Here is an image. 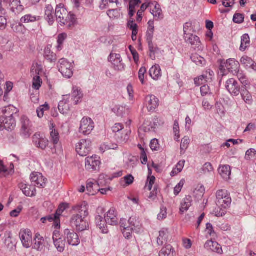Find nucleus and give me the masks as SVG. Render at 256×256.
Masks as SVG:
<instances>
[{"instance_id": "57", "label": "nucleus", "mask_w": 256, "mask_h": 256, "mask_svg": "<svg viewBox=\"0 0 256 256\" xmlns=\"http://www.w3.org/2000/svg\"><path fill=\"white\" fill-rule=\"evenodd\" d=\"M66 34H62L58 35V44L57 48L58 50H61V45L66 38Z\"/></svg>"}, {"instance_id": "29", "label": "nucleus", "mask_w": 256, "mask_h": 256, "mask_svg": "<svg viewBox=\"0 0 256 256\" xmlns=\"http://www.w3.org/2000/svg\"><path fill=\"white\" fill-rule=\"evenodd\" d=\"M4 129L8 130H13L16 126V122L14 118L13 114H12L10 116L4 117Z\"/></svg>"}, {"instance_id": "42", "label": "nucleus", "mask_w": 256, "mask_h": 256, "mask_svg": "<svg viewBox=\"0 0 256 256\" xmlns=\"http://www.w3.org/2000/svg\"><path fill=\"white\" fill-rule=\"evenodd\" d=\"M141 3L140 0H130L129 2V12L128 14L130 17H132L135 12V8L138 6Z\"/></svg>"}, {"instance_id": "39", "label": "nucleus", "mask_w": 256, "mask_h": 256, "mask_svg": "<svg viewBox=\"0 0 256 256\" xmlns=\"http://www.w3.org/2000/svg\"><path fill=\"white\" fill-rule=\"evenodd\" d=\"M35 243L34 246V248L40 250L42 248L44 244V239L39 234H36L34 238Z\"/></svg>"}, {"instance_id": "11", "label": "nucleus", "mask_w": 256, "mask_h": 256, "mask_svg": "<svg viewBox=\"0 0 256 256\" xmlns=\"http://www.w3.org/2000/svg\"><path fill=\"white\" fill-rule=\"evenodd\" d=\"M52 240L54 246L59 252H63L64 250L66 242L58 230H55L52 234Z\"/></svg>"}, {"instance_id": "17", "label": "nucleus", "mask_w": 256, "mask_h": 256, "mask_svg": "<svg viewBox=\"0 0 256 256\" xmlns=\"http://www.w3.org/2000/svg\"><path fill=\"white\" fill-rule=\"evenodd\" d=\"M104 219L108 224L112 226L118 224V213L115 209H110L105 214Z\"/></svg>"}, {"instance_id": "22", "label": "nucleus", "mask_w": 256, "mask_h": 256, "mask_svg": "<svg viewBox=\"0 0 256 256\" xmlns=\"http://www.w3.org/2000/svg\"><path fill=\"white\" fill-rule=\"evenodd\" d=\"M70 96H65L58 104V108L60 113L66 114L70 110L69 104Z\"/></svg>"}, {"instance_id": "28", "label": "nucleus", "mask_w": 256, "mask_h": 256, "mask_svg": "<svg viewBox=\"0 0 256 256\" xmlns=\"http://www.w3.org/2000/svg\"><path fill=\"white\" fill-rule=\"evenodd\" d=\"M96 222L97 226L101 230L102 233L107 234L108 232V231L106 225L108 224L106 220H104L102 216H96Z\"/></svg>"}, {"instance_id": "13", "label": "nucleus", "mask_w": 256, "mask_h": 256, "mask_svg": "<svg viewBox=\"0 0 256 256\" xmlns=\"http://www.w3.org/2000/svg\"><path fill=\"white\" fill-rule=\"evenodd\" d=\"M184 38L186 42L191 44L194 49L197 50H202L201 42L200 40V38L198 36L188 34L184 36Z\"/></svg>"}, {"instance_id": "59", "label": "nucleus", "mask_w": 256, "mask_h": 256, "mask_svg": "<svg viewBox=\"0 0 256 256\" xmlns=\"http://www.w3.org/2000/svg\"><path fill=\"white\" fill-rule=\"evenodd\" d=\"M244 16L241 14H236L233 18V21L236 24H241L244 22Z\"/></svg>"}, {"instance_id": "19", "label": "nucleus", "mask_w": 256, "mask_h": 256, "mask_svg": "<svg viewBox=\"0 0 256 256\" xmlns=\"http://www.w3.org/2000/svg\"><path fill=\"white\" fill-rule=\"evenodd\" d=\"M72 210L76 213L75 214L76 216H81L82 218H86L88 215V206L86 202H83L80 204L74 206Z\"/></svg>"}, {"instance_id": "58", "label": "nucleus", "mask_w": 256, "mask_h": 256, "mask_svg": "<svg viewBox=\"0 0 256 256\" xmlns=\"http://www.w3.org/2000/svg\"><path fill=\"white\" fill-rule=\"evenodd\" d=\"M146 72V68L142 67L141 68L138 72V78L140 80L141 83L144 84V74Z\"/></svg>"}, {"instance_id": "3", "label": "nucleus", "mask_w": 256, "mask_h": 256, "mask_svg": "<svg viewBox=\"0 0 256 256\" xmlns=\"http://www.w3.org/2000/svg\"><path fill=\"white\" fill-rule=\"evenodd\" d=\"M138 222L135 218L131 217L128 220L122 218L120 221V227L124 236L126 238H130L134 230L137 232L136 228L138 226Z\"/></svg>"}, {"instance_id": "25", "label": "nucleus", "mask_w": 256, "mask_h": 256, "mask_svg": "<svg viewBox=\"0 0 256 256\" xmlns=\"http://www.w3.org/2000/svg\"><path fill=\"white\" fill-rule=\"evenodd\" d=\"M10 7L11 10L16 14H20L24 10V7L21 4L20 0H11Z\"/></svg>"}, {"instance_id": "36", "label": "nucleus", "mask_w": 256, "mask_h": 256, "mask_svg": "<svg viewBox=\"0 0 256 256\" xmlns=\"http://www.w3.org/2000/svg\"><path fill=\"white\" fill-rule=\"evenodd\" d=\"M44 58L50 62H55L57 59L56 55L52 52L50 46H46L44 50Z\"/></svg>"}, {"instance_id": "50", "label": "nucleus", "mask_w": 256, "mask_h": 256, "mask_svg": "<svg viewBox=\"0 0 256 256\" xmlns=\"http://www.w3.org/2000/svg\"><path fill=\"white\" fill-rule=\"evenodd\" d=\"M240 62L245 68H248L252 62V60L248 56H244L240 58Z\"/></svg>"}, {"instance_id": "56", "label": "nucleus", "mask_w": 256, "mask_h": 256, "mask_svg": "<svg viewBox=\"0 0 256 256\" xmlns=\"http://www.w3.org/2000/svg\"><path fill=\"white\" fill-rule=\"evenodd\" d=\"M256 150L254 148H250L246 152L245 158L247 160H250L256 156Z\"/></svg>"}, {"instance_id": "35", "label": "nucleus", "mask_w": 256, "mask_h": 256, "mask_svg": "<svg viewBox=\"0 0 256 256\" xmlns=\"http://www.w3.org/2000/svg\"><path fill=\"white\" fill-rule=\"evenodd\" d=\"M54 8L51 5H48L46 8L45 18L50 25L54 22V16L53 14Z\"/></svg>"}, {"instance_id": "62", "label": "nucleus", "mask_w": 256, "mask_h": 256, "mask_svg": "<svg viewBox=\"0 0 256 256\" xmlns=\"http://www.w3.org/2000/svg\"><path fill=\"white\" fill-rule=\"evenodd\" d=\"M13 30L16 32H22L24 30V26L21 24H14L12 26Z\"/></svg>"}, {"instance_id": "14", "label": "nucleus", "mask_w": 256, "mask_h": 256, "mask_svg": "<svg viewBox=\"0 0 256 256\" xmlns=\"http://www.w3.org/2000/svg\"><path fill=\"white\" fill-rule=\"evenodd\" d=\"M32 141L36 147L42 150H45L49 143L47 138L38 133H36L33 136Z\"/></svg>"}, {"instance_id": "1", "label": "nucleus", "mask_w": 256, "mask_h": 256, "mask_svg": "<svg viewBox=\"0 0 256 256\" xmlns=\"http://www.w3.org/2000/svg\"><path fill=\"white\" fill-rule=\"evenodd\" d=\"M55 16L58 22L61 25L70 27L76 22L75 15L70 12L68 13L67 10L61 5L56 6Z\"/></svg>"}, {"instance_id": "8", "label": "nucleus", "mask_w": 256, "mask_h": 256, "mask_svg": "<svg viewBox=\"0 0 256 256\" xmlns=\"http://www.w3.org/2000/svg\"><path fill=\"white\" fill-rule=\"evenodd\" d=\"M64 236L65 240L70 246H76L80 244L79 236L74 230L66 229Z\"/></svg>"}, {"instance_id": "27", "label": "nucleus", "mask_w": 256, "mask_h": 256, "mask_svg": "<svg viewBox=\"0 0 256 256\" xmlns=\"http://www.w3.org/2000/svg\"><path fill=\"white\" fill-rule=\"evenodd\" d=\"M154 6V8H151V13L154 16V18L156 20H159L162 19L164 18V16L162 14V10L160 8V6L159 4L157 3L152 4L150 6Z\"/></svg>"}, {"instance_id": "26", "label": "nucleus", "mask_w": 256, "mask_h": 256, "mask_svg": "<svg viewBox=\"0 0 256 256\" xmlns=\"http://www.w3.org/2000/svg\"><path fill=\"white\" fill-rule=\"evenodd\" d=\"M192 198L190 196H188L184 198L181 202L180 208V214H183L185 212L188 211L192 206Z\"/></svg>"}, {"instance_id": "64", "label": "nucleus", "mask_w": 256, "mask_h": 256, "mask_svg": "<svg viewBox=\"0 0 256 256\" xmlns=\"http://www.w3.org/2000/svg\"><path fill=\"white\" fill-rule=\"evenodd\" d=\"M200 92L202 96L210 94V86L208 85H204L200 88Z\"/></svg>"}, {"instance_id": "24", "label": "nucleus", "mask_w": 256, "mask_h": 256, "mask_svg": "<svg viewBox=\"0 0 256 256\" xmlns=\"http://www.w3.org/2000/svg\"><path fill=\"white\" fill-rule=\"evenodd\" d=\"M30 180L36 186L44 188L46 186V180L42 175L38 172H34L31 174Z\"/></svg>"}, {"instance_id": "20", "label": "nucleus", "mask_w": 256, "mask_h": 256, "mask_svg": "<svg viewBox=\"0 0 256 256\" xmlns=\"http://www.w3.org/2000/svg\"><path fill=\"white\" fill-rule=\"evenodd\" d=\"M214 76V72L209 70L204 72L200 77L196 78L194 82L196 84L199 86L202 84L203 82H210Z\"/></svg>"}, {"instance_id": "34", "label": "nucleus", "mask_w": 256, "mask_h": 256, "mask_svg": "<svg viewBox=\"0 0 256 256\" xmlns=\"http://www.w3.org/2000/svg\"><path fill=\"white\" fill-rule=\"evenodd\" d=\"M83 97L82 92L78 87L74 86L72 88V99L74 104H77L79 100Z\"/></svg>"}, {"instance_id": "53", "label": "nucleus", "mask_w": 256, "mask_h": 256, "mask_svg": "<svg viewBox=\"0 0 256 256\" xmlns=\"http://www.w3.org/2000/svg\"><path fill=\"white\" fill-rule=\"evenodd\" d=\"M156 178L154 176H148L147 182L145 186L148 190L150 191L152 190V186L155 182Z\"/></svg>"}, {"instance_id": "43", "label": "nucleus", "mask_w": 256, "mask_h": 256, "mask_svg": "<svg viewBox=\"0 0 256 256\" xmlns=\"http://www.w3.org/2000/svg\"><path fill=\"white\" fill-rule=\"evenodd\" d=\"M66 206L64 204H60L58 209L56 210V213L53 215L54 216H56V226L60 227V222L59 220L60 216V214L64 212V210L66 209Z\"/></svg>"}, {"instance_id": "15", "label": "nucleus", "mask_w": 256, "mask_h": 256, "mask_svg": "<svg viewBox=\"0 0 256 256\" xmlns=\"http://www.w3.org/2000/svg\"><path fill=\"white\" fill-rule=\"evenodd\" d=\"M204 248L208 252H216L219 254H223L222 246L216 241L208 240L205 243Z\"/></svg>"}, {"instance_id": "12", "label": "nucleus", "mask_w": 256, "mask_h": 256, "mask_svg": "<svg viewBox=\"0 0 256 256\" xmlns=\"http://www.w3.org/2000/svg\"><path fill=\"white\" fill-rule=\"evenodd\" d=\"M109 60L112 63L116 70L120 72L124 70V64L122 62V59L120 54H111L109 57Z\"/></svg>"}, {"instance_id": "49", "label": "nucleus", "mask_w": 256, "mask_h": 256, "mask_svg": "<svg viewBox=\"0 0 256 256\" xmlns=\"http://www.w3.org/2000/svg\"><path fill=\"white\" fill-rule=\"evenodd\" d=\"M190 143V138L188 136L184 138L181 142L180 150L181 153H184L188 148Z\"/></svg>"}, {"instance_id": "55", "label": "nucleus", "mask_w": 256, "mask_h": 256, "mask_svg": "<svg viewBox=\"0 0 256 256\" xmlns=\"http://www.w3.org/2000/svg\"><path fill=\"white\" fill-rule=\"evenodd\" d=\"M130 133V130H128L126 133L124 134V136H120L118 134L116 135L118 142L120 144L125 143L128 140V135Z\"/></svg>"}, {"instance_id": "52", "label": "nucleus", "mask_w": 256, "mask_h": 256, "mask_svg": "<svg viewBox=\"0 0 256 256\" xmlns=\"http://www.w3.org/2000/svg\"><path fill=\"white\" fill-rule=\"evenodd\" d=\"M107 14L110 18H118L120 16V10L118 9L110 10L107 12Z\"/></svg>"}, {"instance_id": "23", "label": "nucleus", "mask_w": 256, "mask_h": 256, "mask_svg": "<svg viewBox=\"0 0 256 256\" xmlns=\"http://www.w3.org/2000/svg\"><path fill=\"white\" fill-rule=\"evenodd\" d=\"M224 67L229 72L236 74L238 72L240 63L234 59L230 58L225 63Z\"/></svg>"}, {"instance_id": "54", "label": "nucleus", "mask_w": 256, "mask_h": 256, "mask_svg": "<svg viewBox=\"0 0 256 256\" xmlns=\"http://www.w3.org/2000/svg\"><path fill=\"white\" fill-rule=\"evenodd\" d=\"M206 232L212 238H216V234L214 230V228L212 224L210 223H207L206 224Z\"/></svg>"}, {"instance_id": "33", "label": "nucleus", "mask_w": 256, "mask_h": 256, "mask_svg": "<svg viewBox=\"0 0 256 256\" xmlns=\"http://www.w3.org/2000/svg\"><path fill=\"white\" fill-rule=\"evenodd\" d=\"M218 172L224 180H228L231 174L230 168L228 165L221 166L218 168Z\"/></svg>"}, {"instance_id": "10", "label": "nucleus", "mask_w": 256, "mask_h": 256, "mask_svg": "<svg viewBox=\"0 0 256 256\" xmlns=\"http://www.w3.org/2000/svg\"><path fill=\"white\" fill-rule=\"evenodd\" d=\"M19 236L24 247L28 248L32 246V234L30 230H22L20 232Z\"/></svg>"}, {"instance_id": "60", "label": "nucleus", "mask_w": 256, "mask_h": 256, "mask_svg": "<svg viewBox=\"0 0 256 256\" xmlns=\"http://www.w3.org/2000/svg\"><path fill=\"white\" fill-rule=\"evenodd\" d=\"M185 181L184 180H182L174 188V194L177 196L181 191L182 188L184 184Z\"/></svg>"}, {"instance_id": "48", "label": "nucleus", "mask_w": 256, "mask_h": 256, "mask_svg": "<svg viewBox=\"0 0 256 256\" xmlns=\"http://www.w3.org/2000/svg\"><path fill=\"white\" fill-rule=\"evenodd\" d=\"M50 109L48 104L46 102L44 104L40 106L36 110L38 116L39 118H42L44 115V112L48 111Z\"/></svg>"}, {"instance_id": "63", "label": "nucleus", "mask_w": 256, "mask_h": 256, "mask_svg": "<svg viewBox=\"0 0 256 256\" xmlns=\"http://www.w3.org/2000/svg\"><path fill=\"white\" fill-rule=\"evenodd\" d=\"M124 182H125L126 186L132 184L134 180V178L132 174H128L123 178Z\"/></svg>"}, {"instance_id": "31", "label": "nucleus", "mask_w": 256, "mask_h": 256, "mask_svg": "<svg viewBox=\"0 0 256 256\" xmlns=\"http://www.w3.org/2000/svg\"><path fill=\"white\" fill-rule=\"evenodd\" d=\"M149 74L152 78L155 80H158L162 76L161 69L159 65L156 64L152 66L149 70Z\"/></svg>"}, {"instance_id": "44", "label": "nucleus", "mask_w": 256, "mask_h": 256, "mask_svg": "<svg viewBox=\"0 0 256 256\" xmlns=\"http://www.w3.org/2000/svg\"><path fill=\"white\" fill-rule=\"evenodd\" d=\"M42 72V65L38 63L34 64L31 68V74L32 76H39Z\"/></svg>"}, {"instance_id": "46", "label": "nucleus", "mask_w": 256, "mask_h": 256, "mask_svg": "<svg viewBox=\"0 0 256 256\" xmlns=\"http://www.w3.org/2000/svg\"><path fill=\"white\" fill-rule=\"evenodd\" d=\"M190 58L192 61L198 66H203L206 63L204 58L197 54H192Z\"/></svg>"}, {"instance_id": "41", "label": "nucleus", "mask_w": 256, "mask_h": 256, "mask_svg": "<svg viewBox=\"0 0 256 256\" xmlns=\"http://www.w3.org/2000/svg\"><path fill=\"white\" fill-rule=\"evenodd\" d=\"M174 252V250L172 246L170 244H168L162 248L160 250L159 253V256H170Z\"/></svg>"}, {"instance_id": "40", "label": "nucleus", "mask_w": 256, "mask_h": 256, "mask_svg": "<svg viewBox=\"0 0 256 256\" xmlns=\"http://www.w3.org/2000/svg\"><path fill=\"white\" fill-rule=\"evenodd\" d=\"M40 20V16H33L31 14H26L20 18L22 23L34 22Z\"/></svg>"}, {"instance_id": "45", "label": "nucleus", "mask_w": 256, "mask_h": 256, "mask_svg": "<svg viewBox=\"0 0 256 256\" xmlns=\"http://www.w3.org/2000/svg\"><path fill=\"white\" fill-rule=\"evenodd\" d=\"M112 178L108 177V176L102 174L99 176L98 179L96 182L98 185L103 186H106L108 182L112 180Z\"/></svg>"}, {"instance_id": "30", "label": "nucleus", "mask_w": 256, "mask_h": 256, "mask_svg": "<svg viewBox=\"0 0 256 256\" xmlns=\"http://www.w3.org/2000/svg\"><path fill=\"white\" fill-rule=\"evenodd\" d=\"M50 140L54 144L55 147L60 142L59 133L54 128L53 124H50Z\"/></svg>"}, {"instance_id": "2", "label": "nucleus", "mask_w": 256, "mask_h": 256, "mask_svg": "<svg viewBox=\"0 0 256 256\" xmlns=\"http://www.w3.org/2000/svg\"><path fill=\"white\" fill-rule=\"evenodd\" d=\"M216 205L221 208V211L217 212L216 216L220 217L226 214V211L222 209H226L230 204L232 198L228 192L224 190H220L217 191L216 193Z\"/></svg>"}, {"instance_id": "6", "label": "nucleus", "mask_w": 256, "mask_h": 256, "mask_svg": "<svg viewBox=\"0 0 256 256\" xmlns=\"http://www.w3.org/2000/svg\"><path fill=\"white\" fill-rule=\"evenodd\" d=\"M70 224L72 227L75 228L77 230L80 232L86 230L88 227V224L86 218L74 214L71 218Z\"/></svg>"}, {"instance_id": "16", "label": "nucleus", "mask_w": 256, "mask_h": 256, "mask_svg": "<svg viewBox=\"0 0 256 256\" xmlns=\"http://www.w3.org/2000/svg\"><path fill=\"white\" fill-rule=\"evenodd\" d=\"M85 166L87 170H96L100 164L99 160V158L96 156L88 157L85 160Z\"/></svg>"}, {"instance_id": "18", "label": "nucleus", "mask_w": 256, "mask_h": 256, "mask_svg": "<svg viewBox=\"0 0 256 256\" xmlns=\"http://www.w3.org/2000/svg\"><path fill=\"white\" fill-rule=\"evenodd\" d=\"M226 88L230 94L238 96L240 92V87L238 82L234 78H230L226 82Z\"/></svg>"}, {"instance_id": "9", "label": "nucleus", "mask_w": 256, "mask_h": 256, "mask_svg": "<svg viewBox=\"0 0 256 256\" xmlns=\"http://www.w3.org/2000/svg\"><path fill=\"white\" fill-rule=\"evenodd\" d=\"M76 151L82 156H85L91 150V142L88 140H81L76 145Z\"/></svg>"}, {"instance_id": "4", "label": "nucleus", "mask_w": 256, "mask_h": 256, "mask_svg": "<svg viewBox=\"0 0 256 256\" xmlns=\"http://www.w3.org/2000/svg\"><path fill=\"white\" fill-rule=\"evenodd\" d=\"M58 68L63 76L70 78L72 76L74 65L66 59L64 58L60 59L58 62Z\"/></svg>"}, {"instance_id": "51", "label": "nucleus", "mask_w": 256, "mask_h": 256, "mask_svg": "<svg viewBox=\"0 0 256 256\" xmlns=\"http://www.w3.org/2000/svg\"><path fill=\"white\" fill-rule=\"evenodd\" d=\"M42 84V80L40 78V76H33V84L32 86L33 88L38 90L41 86Z\"/></svg>"}, {"instance_id": "7", "label": "nucleus", "mask_w": 256, "mask_h": 256, "mask_svg": "<svg viewBox=\"0 0 256 256\" xmlns=\"http://www.w3.org/2000/svg\"><path fill=\"white\" fill-rule=\"evenodd\" d=\"M94 128L93 120L90 118L84 117L80 122V132L84 134H90Z\"/></svg>"}, {"instance_id": "21", "label": "nucleus", "mask_w": 256, "mask_h": 256, "mask_svg": "<svg viewBox=\"0 0 256 256\" xmlns=\"http://www.w3.org/2000/svg\"><path fill=\"white\" fill-rule=\"evenodd\" d=\"M158 99L154 95L148 96L146 98V104L150 112L154 111L158 106Z\"/></svg>"}, {"instance_id": "47", "label": "nucleus", "mask_w": 256, "mask_h": 256, "mask_svg": "<svg viewBox=\"0 0 256 256\" xmlns=\"http://www.w3.org/2000/svg\"><path fill=\"white\" fill-rule=\"evenodd\" d=\"M241 95L243 100L246 103L248 104H250L252 103V96L247 90H243L242 92Z\"/></svg>"}, {"instance_id": "61", "label": "nucleus", "mask_w": 256, "mask_h": 256, "mask_svg": "<svg viewBox=\"0 0 256 256\" xmlns=\"http://www.w3.org/2000/svg\"><path fill=\"white\" fill-rule=\"evenodd\" d=\"M56 216H54L53 215H51L42 218L40 219V221L44 224L46 223V221H48L50 222H54L56 227L57 228L58 226H56Z\"/></svg>"}, {"instance_id": "37", "label": "nucleus", "mask_w": 256, "mask_h": 256, "mask_svg": "<svg viewBox=\"0 0 256 256\" xmlns=\"http://www.w3.org/2000/svg\"><path fill=\"white\" fill-rule=\"evenodd\" d=\"M250 37L248 34H244L241 38V44L240 50L242 52H244L247 48L250 47Z\"/></svg>"}, {"instance_id": "38", "label": "nucleus", "mask_w": 256, "mask_h": 256, "mask_svg": "<svg viewBox=\"0 0 256 256\" xmlns=\"http://www.w3.org/2000/svg\"><path fill=\"white\" fill-rule=\"evenodd\" d=\"M168 234L167 230H163L160 232L159 236L157 238V243L158 245L162 246L167 241Z\"/></svg>"}, {"instance_id": "5", "label": "nucleus", "mask_w": 256, "mask_h": 256, "mask_svg": "<svg viewBox=\"0 0 256 256\" xmlns=\"http://www.w3.org/2000/svg\"><path fill=\"white\" fill-rule=\"evenodd\" d=\"M32 124L30 119L23 116L20 118V134L24 138H29L32 134Z\"/></svg>"}, {"instance_id": "32", "label": "nucleus", "mask_w": 256, "mask_h": 256, "mask_svg": "<svg viewBox=\"0 0 256 256\" xmlns=\"http://www.w3.org/2000/svg\"><path fill=\"white\" fill-rule=\"evenodd\" d=\"M19 187L23 193L28 196H35L36 188L34 186H28L24 184H20Z\"/></svg>"}]
</instances>
